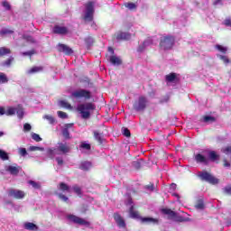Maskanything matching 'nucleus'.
Masks as SVG:
<instances>
[{
  "label": "nucleus",
  "mask_w": 231,
  "mask_h": 231,
  "mask_svg": "<svg viewBox=\"0 0 231 231\" xmlns=\"http://www.w3.org/2000/svg\"><path fill=\"white\" fill-rule=\"evenodd\" d=\"M71 151L69 145L63 143H59L56 148H50L47 150V156L53 160L57 154H68Z\"/></svg>",
  "instance_id": "nucleus-1"
},
{
  "label": "nucleus",
  "mask_w": 231,
  "mask_h": 231,
  "mask_svg": "<svg viewBox=\"0 0 231 231\" xmlns=\"http://www.w3.org/2000/svg\"><path fill=\"white\" fill-rule=\"evenodd\" d=\"M97 106L93 103H82L78 105L77 111L81 115V118L88 120L91 116V111H95Z\"/></svg>",
  "instance_id": "nucleus-2"
},
{
  "label": "nucleus",
  "mask_w": 231,
  "mask_h": 231,
  "mask_svg": "<svg viewBox=\"0 0 231 231\" xmlns=\"http://www.w3.org/2000/svg\"><path fill=\"white\" fill-rule=\"evenodd\" d=\"M70 97L76 98L77 100L80 98H84L85 100H89V98H91V92L84 88H79V89L74 90L71 93Z\"/></svg>",
  "instance_id": "nucleus-3"
},
{
  "label": "nucleus",
  "mask_w": 231,
  "mask_h": 231,
  "mask_svg": "<svg viewBox=\"0 0 231 231\" xmlns=\"http://www.w3.org/2000/svg\"><path fill=\"white\" fill-rule=\"evenodd\" d=\"M93 14H95V4H93V2H88L86 5L84 21L86 23H92L93 22Z\"/></svg>",
  "instance_id": "nucleus-4"
},
{
  "label": "nucleus",
  "mask_w": 231,
  "mask_h": 231,
  "mask_svg": "<svg viewBox=\"0 0 231 231\" xmlns=\"http://www.w3.org/2000/svg\"><path fill=\"white\" fill-rule=\"evenodd\" d=\"M161 50H171L174 46V37L163 36L161 38L160 42Z\"/></svg>",
  "instance_id": "nucleus-5"
},
{
  "label": "nucleus",
  "mask_w": 231,
  "mask_h": 231,
  "mask_svg": "<svg viewBox=\"0 0 231 231\" xmlns=\"http://www.w3.org/2000/svg\"><path fill=\"white\" fill-rule=\"evenodd\" d=\"M199 177L203 181H208V183H211V185H217V183H219V180L216 179V177L212 176V174L207 171L199 172Z\"/></svg>",
  "instance_id": "nucleus-6"
},
{
  "label": "nucleus",
  "mask_w": 231,
  "mask_h": 231,
  "mask_svg": "<svg viewBox=\"0 0 231 231\" xmlns=\"http://www.w3.org/2000/svg\"><path fill=\"white\" fill-rule=\"evenodd\" d=\"M147 107V97L141 96L134 103V109L135 111H143Z\"/></svg>",
  "instance_id": "nucleus-7"
},
{
  "label": "nucleus",
  "mask_w": 231,
  "mask_h": 231,
  "mask_svg": "<svg viewBox=\"0 0 231 231\" xmlns=\"http://www.w3.org/2000/svg\"><path fill=\"white\" fill-rule=\"evenodd\" d=\"M67 219L71 221L72 223H76L77 225H82L83 226H89V222L84 218H80L74 215H68Z\"/></svg>",
  "instance_id": "nucleus-8"
},
{
  "label": "nucleus",
  "mask_w": 231,
  "mask_h": 231,
  "mask_svg": "<svg viewBox=\"0 0 231 231\" xmlns=\"http://www.w3.org/2000/svg\"><path fill=\"white\" fill-rule=\"evenodd\" d=\"M8 196L14 198V199H24L26 193L21 189H11L8 191Z\"/></svg>",
  "instance_id": "nucleus-9"
},
{
  "label": "nucleus",
  "mask_w": 231,
  "mask_h": 231,
  "mask_svg": "<svg viewBox=\"0 0 231 231\" xmlns=\"http://www.w3.org/2000/svg\"><path fill=\"white\" fill-rule=\"evenodd\" d=\"M5 169L6 172H9V174H11V176H17V174H19V171H21V167H19L17 164L6 165Z\"/></svg>",
  "instance_id": "nucleus-10"
},
{
  "label": "nucleus",
  "mask_w": 231,
  "mask_h": 231,
  "mask_svg": "<svg viewBox=\"0 0 231 231\" xmlns=\"http://www.w3.org/2000/svg\"><path fill=\"white\" fill-rule=\"evenodd\" d=\"M126 205L129 207L130 217L134 219L138 218L140 215L138 214V211L134 210V206L133 205V199H131V198H128Z\"/></svg>",
  "instance_id": "nucleus-11"
},
{
  "label": "nucleus",
  "mask_w": 231,
  "mask_h": 231,
  "mask_svg": "<svg viewBox=\"0 0 231 231\" xmlns=\"http://www.w3.org/2000/svg\"><path fill=\"white\" fill-rule=\"evenodd\" d=\"M165 79L168 86H171V84H178L180 82V78H178V74L176 73L168 74Z\"/></svg>",
  "instance_id": "nucleus-12"
},
{
  "label": "nucleus",
  "mask_w": 231,
  "mask_h": 231,
  "mask_svg": "<svg viewBox=\"0 0 231 231\" xmlns=\"http://www.w3.org/2000/svg\"><path fill=\"white\" fill-rule=\"evenodd\" d=\"M53 33H57L58 35H66L69 30L68 27L62 25H55L52 29Z\"/></svg>",
  "instance_id": "nucleus-13"
},
{
  "label": "nucleus",
  "mask_w": 231,
  "mask_h": 231,
  "mask_svg": "<svg viewBox=\"0 0 231 231\" xmlns=\"http://www.w3.org/2000/svg\"><path fill=\"white\" fill-rule=\"evenodd\" d=\"M57 50H58V51H60L61 53H65V55H71V53H73V50L65 44L60 43L57 47Z\"/></svg>",
  "instance_id": "nucleus-14"
},
{
  "label": "nucleus",
  "mask_w": 231,
  "mask_h": 231,
  "mask_svg": "<svg viewBox=\"0 0 231 231\" xmlns=\"http://www.w3.org/2000/svg\"><path fill=\"white\" fill-rule=\"evenodd\" d=\"M152 44V38H147L139 47L137 48L138 53H143V51H145V49L147 46H151Z\"/></svg>",
  "instance_id": "nucleus-15"
},
{
  "label": "nucleus",
  "mask_w": 231,
  "mask_h": 231,
  "mask_svg": "<svg viewBox=\"0 0 231 231\" xmlns=\"http://www.w3.org/2000/svg\"><path fill=\"white\" fill-rule=\"evenodd\" d=\"M116 225L121 231H127V226L125 224V220L122 218L119 215L116 216Z\"/></svg>",
  "instance_id": "nucleus-16"
},
{
  "label": "nucleus",
  "mask_w": 231,
  "mask_h": 231,
  "mask_svg": "<svg viewBox=\"0 0 231 231\" xmlns=\"http://www.w3.org/2000/svg\"><path fill=\"white\" fill-rule=\"evenodd\" d=\"M108 53L109 54L106 55L107 60H109L110 64H113L114 66L116 65V56L113 55L115 53L113 48L108 47Z\"/></svg>",
  "instance_id": "nucleus-17"
},
{
  "label": "nucleus",
  "mask_w": 231,
  "mask_h": 231,
  "mask_svg": "<svg viewBox=\"0 0 231 231\" xmlns=\"http://www.w3.org/2000/svg\"><path fill=\"white\" fill-rule=\"evenodd\" d=\"M131 37H132V35L129 32H119L117 33L116 39H117V41H129V40H131Z\"/></svg>",
  "instance_id": "nucleus-18"
},
{
  "label": "nucleus",
  "mask_w": 231,
  "mask_h": 231,
  "mask_svg": "<svg viewBox=\"0 0 231 231\" xmlns=\"http://www.w3.org/2000/svg\"><path fill=\"white\" fill-rule=\"evenodd\" d=\"M23 228H25V230H29V231H37V230H39V226H37V225H35L32 222H25L23 224Z\"/></svg>",
  "instance_id": "nucleus-19"
},
{
  "label": "nucleus",
  "mask_w": 231,
  "mask_h": 231,
  "mask_svg": "<svg viewBox=\"0 0 231 231\" xmlns=\"http://www.w3.org/2000/svg\"><path fill=\"white\" fill-rule=\"evenodd\" d=\"M202 154H208L209 160H211L212 162H216V160H217L218 156L217 153H216V152L214 151H204L202 152Z\"/></svg>",
  "instance_id": "nucleus-20"
},
{
  "label": "nucleus",
  "mask_w": 231,
  "mask_h": 231,
  "mask_svg": "<svg viewBox=\"0 0 231 231\" xmlns=\"http://www.w3.org/2000/svg\"><path fill=\"white\" fill-rule=\"evenodd\" d=\"M195 161L197 162V163H208V162L206 156L201 153H198L195 155Z\"/></svg>",
  "instance_id": "nucleus-21"
},
{
  "label": "nucleus",
  "mask_w": 231,
  "mask_h": 231,
  "mask_svg": "<svg viewBox=\"0 0 231 231\" xmlns=\"http://www.w3.org/2000/svg\"><path fill=\"white\" fill-rule=\"evenodd\" d=\"M91 167H93V165L91 164L90 162L85 161V162H81V164H80L81 171H89L91 169Z\"/></svg>",
  "instance_id": "nucleus-22"
},
{
  "label": "nucleus",
  "mask_w": 231,
  "mask_h": 231,
  "mask_svg": "<svg viewBox=\"0 0 231 231\" xmlns=\"http://www.w3.org/2000/svg\"><path fill=\"white\" fill-rule=\"evenodd\" d=\"M42 67H32L29 70H27L28 75H33V73H41L42 71Z\"/></svg>",
  "instance_id": "nucleus-23"
},
{
  "label": "nucleus",
  "mask_w": 231,
  "mask_h": 231,
  "mask_svg": "<svg viewBox=\"0 0 231 231\" xmlns=\"http://www.w3.org/2000/svg\"><path fill=\"white\" fill-rule=\"evenodd\" d=\"M59 189L62 190V192H71L69 186L64 182L60 183Z\"/></svg>",
  "instance_id": "nucleus-24"
},
{
  "label": "nucleus",
  "mask_w": 231,
  "mask_h": 231,
  "mask_svg": "<svg viewBox=\"0 0 231 231\" xmlns=\"http://www.w3.org/2000/svg\"><path fill=\"white\" fill-rule=\"evenodd\" d=\"M16 115L18 118H23L24 116V110L23 109V106L21 105H18L16 107Z\"/></svg>",
  "instance_id": "nucleus-25"
},
{
  "label": "nucleus",
  "mask_w": 231,
  "mask_h": 231,
  "mask_svg": "<svg viewBox=\"0 0 231 231\" xmlns=\"http://www.w3.org/2000/svg\"><path fill=\"white\" fill-rule=\"evenodd\" d=\"M215 49L219 51L220 53H226V51H228V47H225L223 45H220V44H217L215 46Z\"/></svg>",
  "instance_id": "nucleus-26"
},
{
  "label": "nucleus",
  "mask_w": 231,
  "mask_h": 231,
  "mask_svg": "<svg viewBox=\"0 0 231 231\" xmlns=\"http://www.w3.org/2000/svg\"><path fill=\"white\" fill-rule=\"evenodd\" d=\"M217 59H219L220 60H222V62H224V64L228 65L230 64V60L228 59V56H225V55H221V54H217Z\"/></svg>",
  "instance_id": "nucleus-27"
},
{
  "label": "nucleus",
  "mask_w": 231,
  "mask_h": 231,
  "mask_svg": "<svg viewBox=\"0 0 231 231\" xmlns=\"http://www.w3.org/2000/svg\"><path fill=\"white\" fill-rule=\"evenodd\" d=\"M162 214H166V216H169V217H175L176 213L169 208H163Z\"/></svg>",
  "instance_id": "nucleus-28"
},
{
  "label": "nucleus",
  "mask_w": 231,
  "mask_h": 231,
  "mask_svg": "<svg viewBox=\"0 0 231 231\" xmlns=\"http://www.w3.org/2000/svg\"><path fill=\"white\" fill-rule=\"evenodd\" d=\"M29 185H32V189L39 190L41 189V182H36L35 180H29Z\"/></svg>",
  "instance_id": "nucleus-29"
},
{
  "label": "nucleus",
  "mask_w": 231,
  "mask_h": 231,
  "mask_svg": "<svg viewBox=\"0 0 231 231\" xmlns=\"http://www.w3.org/2000/svg\"><path fill=\"white\" fill-rule=\"evenodd\" d=\"M142 223H158V220L156 218L152 217H143L141 218Z\"/></svg>",
  "instance_id": "nucleus-30"
},
{
  "label": "nucleus",
  "mask_w": 231,
  "mask_h": 231,
  "mask_svg": "<svg viewBox=\"0 0 231 231\" xmlns=\"http://www.w3.org/2000/svg\"><path fill=\"white\" fill-rule=\"evenodd\" d=\"M16 111H17L16 107H9L5 111V115H6V116H12L15 115Z\"/></svg>",
  "instance_id": "nucleus-31"
},
{
  "label": "nucleus",
  "mask_w": 231,
  "mask_h": 231,
  "mask_svg": "<svg viewBox=\"0 0 231 231\" xmlns=\"http://www.w3.org/2000/svg\"><path fill=\"white\" fill-rule=\"evenodd\" d=\"M79 147L80 149H84L85 151L91 150V144L87 142H82Z\"/></svg>",
  "instance_id": "nucleus-32"
},
{
  "label": "nucleus",
  "mask_w": 231,
  "mask_h": 231,
  "mask_svg": "<svg viewBox=\"0 0 231 231\" xmlns=\"http://www.w3.org/2000/svg\"><path fill=\"white\" fill-rule=\"evenodd\" d=\"M8 82V77L6 74L0 72V84H6Z\"/></svg>",
  "instance_id": "nucleus-33"
},
{
  "label": "nucleus",
  "mask_w": 231,
  "mask_h": 231,
  "mask_svg": "<svg viewBox=\"0 0 231 231\" xmlns=\"http://www.w3.org/2000/svg\"><path fill=\"white\" fill-rule=\"evenodd\" d=\"M203 121L206 124H212V122H216V118H214V116H204Z\"/></svg>",
  "instance_id": "nucleus-34"
},
{
  "label": "nucleus",
  "mask_w": 231,
  "mask_h": 231,
  "mask_svg": "<svg viewBox=\"0 0 231 231\" xmlns=\"http://www.w3.org/2000/svg\"><path fill=\"white\" fill-rule=\"evenodd\" d=\"M59 105L66 109H71V105L68 101L61 100L59 102Z\"/></svg>",
  "instance_id": "nucleus-35"
},
{
  "label": "nucleus",
  "mask_w": 231,
  "mask_h": 231,
  "mask_svg": "<svg viewBox=\"0 0 231 231\" xmlns=\"http://www.w3.org/2000/svg\"><path fill=\"white\" fill-rule=\"evenodd\" d=\"M195 208H197V210H203V208H205V204L203 203V200L199 199L195 205Z\"/></svg>",
  "instance_id": "nucleus-36"
},
{
  "label": "nucleus",
  "mask_w": 231,
  "mask_h": 231,
  "mask_svg": "<svg viewBox=\"0 0 231 231\" xmlns=\"http://www.w3.org/2000/svg\"><path fill=\"white\" fill-rule=\"evenodd\" d=\"M10 53V49L6 47L0 48V57H3V55H8Z\"/></svg>",
  "instance_id": "nucleus-37"
},
{
  "label": "nucleus",
  "mask_w": 231,
  "mask_h": 231,
  "mask_svg": "<svg viewBox=\"0 0 231 231\" xmlns=\"http://www.w3.org/2000/svg\"><path fill=\"white\" fill-rule=\"evenodd\" d=\"M0 159L3 160L4 162L8 160V153L3 150H0Z\"/></svg>",
  "instance_id": "nucleus-38"
},
{
  "label": "nucleus",
  "mask_w": 231,
  "mask_h": 231,
  "mask_svg": "<svg viewBox=\"0 0 231 231\" xmlns=\"http://www.w3.org/2000/svg\"><path fill=\"white\" fill-rule=\"evenodd\" d=\"M32 138L34 140V142H42V138H41V135L35 133L31 134Z\"/></svg>",
  "instance_id": "nucleus-39"
},
{
  "label": "nucleus",
  "mask_w": 231,
  "mask_h": 231,
  "mask_svg": "<svg viewBox=\"0 0 231 231\" xmlns=\"http://www.w3.org/2000/svg\"><path fill=\"white\" fill-rule=\"evenodd\" d=\"M125 7L128 8V10H136L137 5L134 3H126L125 4Z\"/></svg>",
  "instance_id": "nucleus-40"
},
{
  "label": "nucleus",
  "mask_w": 231,
  "mask_h": 231,
  "mask_svg": "<svg viewBox=\"0 0 231 231\" xmlns=\"http://www.w3.org/2000/svg\"><path fill=\"white\" fill-rule=\"evenodd\" d=\"M10 33H14V31L9 30V29H2L0 31V35H2V36L10 35Z\"/></svg>",
  "instance_id": "nucleus-41"
},
{
  "label": "nucleus",
  "mask_w": 231,
  "mask_h": 231,
  "mask_svg": "<svg viewBox=\"0 0 231 231\" xmlns=\"http://www.w3.org/2000/svg\"><path fill=\"white\" fill-rule=\"evenodd\" d=\"M85 42L87 44V46H91L93 45V42H95V39H93V37L88 36L85 39Z\"/></svg>",
  "instance_id": "nucleus-42"
},
{
  "label": "nucleus",
  "mask_w": 231,
  "mask_h": 231,
  "mask_svg": "<svg viewBox=\"0 0 231 231\" xmlns=\"http://www.w3.org/2000/svg\"><path fill=\"white\" fill-rule=\"evenodd\" d=\"M43 119L44 120H48L49 124H54L55 123V118H53L50 115H45L43 116Z\"/></svg>",
  "instance_id": "nucleus-43"
},
{
  "label": "nucleus",
  "mask_w": 231,
  "mask_h": 231,
  "mask_svg": "<svg viewBox=\"0 0 231 231\" xmlns=\"http://www.w3.org/2000/svg\"><path fill=\"white\" fill-rule=\"evenodd\" d=\"M29 151H31V152H35V151L43 152V151H44V147L30 146V147H29Z\"/></svg>",
  "instance_id": "nucleus-44"
},
{
  "label": "nucleus",
  "mask_w": 231,
  "mask_h": 231,
  "mask_svg": "<svg viewBox=\"0 0 231 231\" xmlns=\"http://www.w3.org/2000/svg\"><path fill=\"white\" fill-rule=\"evenodd\" d=\"M12 62H14V57H10L7 60L4 61L3 66L9 68V66L12 65Z\"/></svg>",
  "instance_id": "nucleus-45"
},
{
  "label": "nucleus",
  "mask_w": 231,
  "mask_h": 231,
  "mask_svg": "<svg viewBox=\"0 0 231 231\" xmlns=\"http://www.w3.org/2000/svg\"><path fill=\"white\" fill-rule=\"evenodd\" d=\"M122 133L124 136H126V138H129L131 136V132L127 128H122Z\"/></svg>",
  "instance_id": "nucleus-46"
},
{
  "label": "nucleus",
  "mask_w": 231,
  "mask_h": 231,
  "mask_svg": "<svg viewBox=\"0 0 231 231\" xmlns=\"http://www.w3.org/2000/svg\"><path fill=\"white\" fill-rule=\"evenodd\" d=\"M62 135L64 136V138H66L67 140H69V131L68 130V128H64L62 130Z\"/></svg>",
  "instance_id": "nucleus-47"
},
{
  "label": "nucleus",
  "mask_w": 231,
  "mask_h": 231,
  "mask_svg": "<svg viewBox=\"0 0 231 231\" xmlns=\"http://www.w3.org/2000/svg\"><path fill=\"white\" fill-rule=\"evenodd\" d=\"M73 190L74 192L78 195L80 196V194H82V189H80V187L79 186H73Z\"/></svg>",
  "instance_id": "nucleus-48"
},
{
  "label": "nucleus",
  "mask_w": 231,
  "mask_h": 231,
  "mask_svg": "<svg viewBox=\"0 0 231 231\" xmlns=\"http://www.w3.org/2000/svg\"><path fill=\"white\" fill-rule=\"evenodd\" d=\"M56 194H57L58 198H60L61 199V201H64L65 203H67V201L69 200L68 197H66L62 193H56Z\"/></svg>",
  "instance_id": "nucleus-49"
},
{
  "label": "nucleus",
  "mask_w": 231,
  "mask_h": 231,
  "mask_svg": "<svg viewBox=\"0 0 231 231\" xmlns=\"http://www.w3.org/2000/svg\"><path fill=\"white\" fill-rule=\"evenodd\" d=\"M18 152L20 156H26V154H28V152H26V148H19Z\"/></svg>",
  "instance_id": "nucleus-50"
},
{
  "label": "nucleus",
  "mask_w": 231,
  "mask_h": 231,
  "mask_svg": "<svg viewBox=\"0 0 231 231\" xmlns=\"http://www.w3.org/2000/svg\"><path fill=\"white\" fill-rule=\"evenodd\" d=\"M23 131L25 132H30L32 131V125L31 124H28V123H25L23 125Z\"/></svg>",
  "instance_id": "nucleus-51"
},
{
  "label": "nucleus",
  "mask_w": 231,
  "mask_h": 231,
  "mask_svg": "<svg viewBox=\"0 0 231 231\" xmlns=\"http://www.w3.org/2000/svg\"><path fill=\"white\" fill-rule=\"evenodd\" d=\"M94 136H95L96 140L98 141L99 143H102L103 139H102V136H100V134L96 132V133H94Z\"/></svg>",
  "instance_id": "nucleus-52"
},
{
  "label": "nucleus",
  "mask_w": 231,
  "mask_h": 231,
  "mask_svg": "<svg viewBox=\"0 0 231 231\" xmlns=\"http://www.w3.org/2000/svg\"><path fill=\"white\" fill-rule=\"evenodd\" d=\"M58 116L60 118H68V114H66L65 112H62V111H58Z\"/></svg>",
  "instance_id": "nucleus-53"
},
{
  "label": "nucleus",
  "mask_w": 231,
  "mask_h": 231,
  "mask_svg": "<svg viewBox=\"0 0 231 231\" xmlns=\"http://www.w3.org/2000/svg\"><path fill=\"white\" fill-rule=\"evenodd\" d=\"M34 53H35L34 51H29L23 52L22 55L32 57V55H33Z\"/></svg>",
  "instance_id": "nucleus-54"
},
{
  "label": "nucleus",
  "mask_w": 231,
  "mask_h": 231,
  "mask_svg": "<svg viewBox=\"0 0 231 231\" xmlns=\"http://www.w3.org/2000/svg\"><path fill=\"white\" fill-rule=\"evenodd\" d=\"M222 151L225 154H231V146H227L224 148Z\"/></svg>",
  "instance_id": "nucleus-55"
},
{
  "label": "nucleus",
  "mask_w": 231,
  "mask_h": 231,
  "mask_svg": "<svg viewBox=\"0 0 231 231\" xmlns=\"http://www.w3.org/2000/svg\"><path fill=\"white\" fill-rule=\"evenodd\" d=\"M56 162H57L58 165H63L64 164V160H62L61 157H57Z\"/></svg>",
  "instance_id": "nucleus-56"
},
{
  "label": "nucleus",
  "mask_w": 231,
  "mask_h": 231,
  "mask_svg": "<svg viewBox=\"0 0 231 231\" xmlns=\"http://www.w3.org/2000/svg\"><path fill=\"white\" fill-rule=\"evenodd\" d=\"M224 24H225V26H230L231 27V18H226L224 21Z\"/></svg>",
  "instance_id": "nucleus-57"
},
{
  "label": "nucleus",
  "mask_w": 231,
  "mask_h": 231,
  "mask_svg": "<svg viewBox=\"0 0 231 231\" xmlns=\"http://www.w3.org/2000/svg\"><path fill=\"white\" fill-rule=\"evenodd\" d=\"M3 6L5 10H10V4L8 2H3Z\"/></svg>",
  "instance_id": "nucleus-58"
},
{
  "label": "nucleus",
  "mask_w": 231,
  "mask_h": 231,
  "mask_svg": "<svg viewBox=\"0 0 231 231\" xmlns=\"http://www.w3.org/2000/svg\"><path fill=\"white\" fill-rule=\"evenodd\" d=\"M225 192H226V194H228L229 196H231V187H226Z\"/></svg>",
  "instance_id": "nucleus-59"
},
{
  "label": "nucleus",
  "mask_w": 231,
  "mask_h": 231,
  "mask_svg": "<svg viewBox=\"0 0 231 231\" xmlns=\"http://www.w3.org/2000/svg\"><path fill=\"white\" fill-rule=\"evenodd\" d=\"M3 115H6V111L5 110V107L0 106V116H3Z\"/></svg>",
  "instance_id": "nucleus-60"
},
{
  "label": "nucleus",
  "mask_w": 231,
  "mask_h": 231,
  "mask_svg": "<svg viewBox=\"0 0 231 231\" xmlns=\"http://www.w3.org/2000/svg\"><path fill=\"white\" fill-rule=\"evenodd\" d=\"M122 64V59L119 57L116 58V66H120Z\"/></svg>",
  "instance_id": "nucleus-61"
},
{
  "label": "nucleus",
  "mask_w": 231,
  "mask_h": 231,
  "mask_svg": "<svg viewBox=\"0 0 231 231\" xmlns=\"http://www.w3.org/2000/svg\"><path fill=\"white\" fill-rule=\"evenodd\" d=\"M213 5H214L215 6H217V5H221V0H214V1H213Z\"/></svg>",
  "instance_id": "nucleus-62"
},
{
  "label": "nucleus",
  "mask_w": 231,
  "mask_h": 231,
  "mask_svg": "<svg viewBox=\"0 0 231 231\" xmlns=\"http://www.w3.org/2000/svg\"><path fill=\"white\" fill-rule=\"evenodd\" d=\"M70 127H73V123H70V124H66L65 125V129H70Z\"/></svg>",
  "instance_id": "nucleus-63"
},
{
  "label": "nucleus",
  "mask_w": 231,
  "mask_h": 231,
  "mask_svg": "<svg viewBox=\"0 0 231 231\" xmlns=\"http://www.w3.org/2000/svg\"><path fill=\"white\" fill-rule=\"evenodd\" d=\"M171 190H176V184L172 183L170 187Z\"/></svg>",
  "instance_id": "nucleus-64"
}]
</instances>
